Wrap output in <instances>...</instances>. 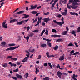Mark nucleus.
Returning <instances> with one entry per match:
<instances>
[{"label": "nucleus", "mask_w": 80, "mask_h": 80, "mask_svg": "<svg viewBox=\"0 0 80 80\" xmlns=\"http://www.w3.org/2000/svg\"><path fill=\"white\" fill-rule=\"evenodd\" d=\"M63 20H64V18H63V17H62L61 19V22H57V20H53V23H57V24H58V25L62 26L63 24H64V21H63Z\"/></svg>", "instance_id": "nucleus-1"}, {"label": "nucleus", "mask_w": 80, "mask_h": 80, "mask_svg": "<svg viewBox=\"0 0 80 80\" xmlns=\"http://www.w3.org/2000/svg\"><path fill=\"white\" fill-rule=\"evenodd\" d=\"M20 47V45H18V46L16 47H11V48H9L7 49H6V51H8V50H14L15 49H16V48H18Z\"/></svg>", "instance_id": "nucleus-2"}, {"label": "nucleus", "mask_w": 80, "mask_h": 80, "mask_svg": "<svg viewBox=\"0 0 80 80\" xmlns=\"http://www.w3.org/2000/svg\"><path fill=\"white\" fill-rule=\"evenodd\" d=\"M7 23V21H4L2 23V27L4 28H7V24H6Z\"/></svg>", "instance_id": "nucleus-3"}, {"label": "nucleus", "mask_w": 80, "mask_h": 80, "mask_svg": "<svg viewBox=\"0 0 80 80\" xmlns=\"http://www.w3.org/2000/svg\"><path fill=\"white\" fill-rule=\"evenodd\" d=\"M72 6H70V7L72 9H76V8H77V7H78L77 6H75L76 5L74 2L72 3Z\"/></svg>", "instance_id": "nucleus-4"}, {"label": "nucleus", "mask_w": 80, "mask_h": 80, "mask_svg": "<svg viewBox=\"0 0 80 80\" xmlns=\"http://www.w3.org/2000/svg\"><path fill=\"white\" fill-rule=\"evenodd\" d=\"M46 56L48 58H51V57H54V56L53 55H52L51 56L49 55V52H46Z\"/></svg>", "instance_id": "nucleus-5"}, {"label": "nucleus", "mask_w": 80, "mask_h": 80, "mask_svg": "<svg viewBox=\"0 0 80 80\" xmlns=\"http://www.w3.org/2000/svg\"><path fill=\"white\" fill-rule=\"evenodd\" d=\"M37 5L36 4L34 6L32 5L31 6V7L29 8L30 10H33V9H35L36 8H37Z\"/></svg>", "instance_id": "nucleus-6"}, {"label": "nucleus", "mask_w": 80, "mask_h": 80, "mask_svg": "<svg viewBox=\"0 0 80 80\" xmlns=\"http://www.w3.org/2000/svg\"><path fill=\"white\" fill-rule=\"evenodd\" d=\"M43 20H44V22H45L46 23H48V21H50V19L49 18H45L43 19Z\"/></svg>", "instance_id": "nucleus-7"}, {"label": "nucleus", "mask_w": 80, "mask_h": 80, "mask_svg": "<svg viewBox=\"0 0 80 80\" xmlns=\"http://www.w3.org/2000/svg\"><path fill=\"white\" fill-rule=\"evenodd\" d=\"M57 75L59 77V78H61L62 77V73L60 72V71H58L57 72Z\"/></svg>", "instance_id": "nucleus-8"}, {"label": "nucleus", "mask_w": 80, "mask_h": 80, "mask_svg": "<svg viewBox=\"0 0 80 80\" xmlns=\"http://www.w3.org/2000/svg\"><path fill=\"white\" fill-rule=\"evenodd\" d=\"M22 23H23V24H26V23L23 22V20H22L21 21H20L17 22V24L21 25V24H22Z\"/></svg>", "instance_id": "nucleus-9"}, {"label": "nucleus", "mask_w": 80, "mask_h": 80, "mask_svg": "<svg viewBox=\"0 0 80 80\" xmlns=\"http://www.w3.org/2000/svg\"><path fill=\"white\" fill-rule=\"evenodd\" d=\"M28 58L25 57L24 58V59H23V60H22V61L23 62H27V61H28Z\"/></svg>", "instance_id": "nucleus-10"}, {"label": "nucleus", "mask_w": 80, "mask_h": 80, "mask_svg": "<svg viewBox=\"0 0 80 80\" xmlns=\"http://www.w3.org/2000/svg\"><path fill=\"white\" fill-rule=\"evenodd\" d=\"M23 15H24V17H22V18H28L29 17V15H27L25 14H23Z\"/></svg>", "instance_id": "nucleus-11"}, {"label": "nucleus", "mask_w": 80, "mask_h": 80, "mask_svg": "<svg viewBox=\"0 0 80 80\" xmlns=\"http://www.w3.org/2000/svg\"><path fill=\"white\" fill-rule=\"evenodd\" d=\"M25 13V11H20L17 13L18 15H20V14H22Z\"/></svg>", "instance_id": "nucleus-12"}, {"label": "nucleus", "mask_w": 80, "mask_h": 80, "mask_svg": "<svg viewBox=\"0 0 80 80\" xmlns=\"http://www.w3.org/2000/svg\"><path fill=\"white\" fill-rule=\"evenodd\" d=\"M18 39L17 40V42H19V41H21V38H22V36H18L17 37Z\"/></svg>", "instance_id": "nucleus-13"}, {"label": "nucleus", "mask_w": 80, "mask_h": 80, "mask_svg": "<svg viewBox=\"0 0 80 80\" xmlns=\"http://www.w3.org/2000/svg\"><path fill=\"white\" fill-rule=\"evenodd\" d=\"M5 45H6V42H1L0 46H2V47H5Z\"/></svg>", "instance_id": "nucleus-14"}, {"label": "nucleus", "mask_w": 80, "mask_h": 80, "mask_svg": "<svg viewBox=\"0 0 80 80\" xmlns=\"http://www.w3.org/2000/svg\"><path fill=\"white\" fill-rule=\"evenodd\" d=\"M17 19H12L10 21V23H12L13 22H17Z\"/></svg>", "instance_id": "nucleus-15"}, {"label": "nucleus", "mask_w": 80, "mask_h": 80, "mask_svg": "<svg viewBox=\"0 0 80 80\" xmlns=\"http://www.w3.org/2000/svg\"><path fill=\"white\" fill-rule=\"evenodd\" d=\"M25 52L28 53V54H26V56H27L26 57L28 58L29 57H30V52H29L28 51H25Z\"/></svg>", "instance_id": "nucleus-16"}, {"label": "nucleus", "mask_w": 80, "mask_h": 80, "mask_svg": "<svg viewBox=\"0 0 80 80\" xmlns=\"http://www.w3.org/2000/svg\"><path fill=\"white\" fill-rule=\"evenodd\" d=\"M1 65L2 66V67H4L5 68L7 67V63H4V64L2 63L1 64Z\"/></svg>", "instance_id": "nucleus-17"}, {"label": "nucleus", "mask_w": 80, "mask_h": 80, "mask_svg": "<svg viewBox=\"0 0 80 80\" xmlns=\"http://www.w3.org/2000/svg\"><path fill=\"white\" fill-rule=\"evenodd\" d=\"M65 59V58H64V56H61L60 57V58L59 59V60L62 61L63 60Z\"/></svg>", "instance_id": "nucleus-18"}, {"label": "nucleus", "mask_w": 80, "mask_h": 80, "mask_svg": "<svg viewBox=\"0 0 80 80\" xmlns=\"http://www.w3.org/2000/svg\"><path fill=\"white\" fill-rule=\"evenodd\" d=\"M16 77H18V78H20V79H21V78H22V76L18 74H16Z\"/></svg>", "instance_id": "nucleus-19"}, {"label": "nucleus", "mask_w": 80, "mask_h": 80, "mask_svg": "<svg viewBox=\"0 0 80 80\" xmlns=\"http://www.w3.org/2000/svg\"><path fill=\"white\" fill-rule=\"evenodd\" d=\"M61 13L62 15H68V13L66 12H61Z\"/></svg>", "instance_id": "nucleus-20"}, {"label": "nucleus", "mask_w": 80, "mask_h": 80, "mask_svg": "<svg viewBox=\"0 0 80 80\" xmlns=\"http://www.w3.org/2000/svg\"><path fill=\"white\" fill-rule=\"evenodd\" d=\"M71 33L74 35V36H75V37H76L77 36V35H76V32H75V31H74V30H72V32H71Z\"/></svg>", "instance_id": "nucleus-21"}, {"label": "nucleus", "mask_w": 80, "mask_h": 80, "mask_svg": "<svg viewBox=\"0 0 80 80\" xmlns=\"http://www.w3.org/2000/svg\"><path fill=\"white\" fill-rule=\"evenodd\" d=\"M67 34V31H65L62 32V35H66Z\"/></svg>", "instance_id": "nucleus-22"}, {"label": "nucleus", "mask_w": 80, "mask_h": 80, "mask_svg": "<svg viewBox=\"0 0 80 80\" xmlns=\"http://www.w3.org/2000/svg\"><path fill=\"white\" fill-rule=\"evenodd\" d=\"M58 48V46L57 45H56L55 47L53 48V49L54 50H57Z\"/></svg>", "instance_id": "nucleus-23"}, {"label": "nucleus", "mask_w": 80, "mask_h": 80, "mask_svg": "<svg viewBox=\"0 0 80 80\" xmlns=\"http://www.w3.org/2000/svg\"><path fill=\"white\" fill-rule=\"evenodd\" d=\"M75 74H73V76L72 77V78L74 80H77V79L75 78Z\"/></svg>", "instance_id": "nucleus-24"}, {"label": "nucleus", "mask_w": 80, "mask_h": 80, "mask_svg": "<svg viewBox=\"0 0 80 80\" xmlns=\"http://www.w3.org/2000/svg\"><path fill=\"white\" fill-rule=\"evenodd\" d=\"M57 42H63V40L62 39H58L56 40Z\"/></svg>", "instance_id": "nucleus-25"}, {"label": "nucleus", "mask_w": 80, "mask_h": 80, "mask_svg": "<svg viewBox=\"0 0 80 80\" xmlns=\"http://www.w3.org/2000/svg\"><path fill=\"white\" fill-rule=\"evenodd\" d=\"M62 0H61V2L62 3H64L65 4L67 3V0H64V1H62Z\"/></svg>", "instance_id": "nucleus-26"}, {"label": "nucleus", "mask_w": 80, "mask_h": 80, "mask_svg": "<svg viewBox=\"0 0 80 80\" xmlns=\"http://www.w3.org/2000/svg\"><path fill=\"white\" fill-rule=\"evenodd\" d=\"M43 80H50V78L48 77H46L43 78Z\"/></svg>", "instance_id": "nucleus-27"}, {"label": "nucleus", "mask_w": 80, "mask_h": 80, "mask_svg": "<svg viewBox=\"0 0 80 80\" xmlns=\"http://www.w3.org/2000/svg\"><path fill=\"white\" fill-rule=\"evenodd\" d=\"M34 35V33L33 32L30 33V34H29V37H32Z\"/></svg>", "instance_id": "nucleus-28"}, {"label": "nucleus", "mask_w": 80, "mask_h": 80, "mask_svg": "<svg viewBox=\"0 0 80 80\" xmlns=\"http://www.w3.org/2000/svg\"><path fill=\"white\" fill-rule=\"evenodd\" d=\"M54 37H57L58 38V37L59 38H60V35H54Z\"/></svg>", "instance_id": "nucleus-29"}, {"label": "nucleus", "mask_w": 80, "mask_h": 80, "mask_svg": "<svg viewBox=\"0 0 80 80\" xmlns=\"http://www.w3.org/2000/svg\"><path fill=\"white\" fill-rule=\"evenodd\" d=\"M12 78H13V79H14V80H18V78L16 77H13V76H12Z\"/></svg>", "instance_id": "nucleus-30"}, {"label": "nucleus", "mask_w": 80, "mask_h": 80, "mask_svg": "<svg viewBox=\"0 0 80 80\" xmlns=\"http://www.w3.org/2000/svg\"><path fill=\"white\" fill-rule=\"evenodd\" d=\"M48 45L50 47H52V46L51 45H52V43H50V42H48Z\"/></svg>", "instance_id": "nucleus-31"}, {"label": "nucleus", "mask_w": 80, "mask_h": 80, "mask_svg": "<svg viewBox=\"0 0 80 80\" xmlns=\"http://www.w3.org/2000/svg\"><path fill=\"white\" fill-rule=\"evenodd\" d=\"M12 57H13L12 56H9L7 57L6 59H8V58H12Z\"/></svg>", "instance_id": "nucleus-32"}, {"label": "nucleus", "mask_w": 80, "mask_h": 80, "mask_svg": "<svg viewBox=\"0 0 80 80\" xmlns=\"http://www.w3.org/2000/svg\"><path fill=\"white\" fill-rule=\"evenodd\" d=\"M46 46H47V45H46V44H42L41 45V47H43V48L45 47Z\"/></svg>", "instance_id": "nucleus-33"}, {"label": "nucleus", "mask_w": 80, "mask_h": 80, "mask_svg": "<svg viewBox=\"0 0 80 80\" xmlns=\"http://www.w3.org/2000/svg\"><path fill=\"white\" fill-rule=\"evenodd\" d=\"M9 46V47H12L13 46H15V44H9L8 45Z\"/></svg>", "instance_id": "nucleus-34"}, {"label": "nucleus", "mask_w": 80, "mask_h": 80, "mask_svg": "<svg viewBox=\"0 0 80 80\" xmlns=\"http://www.w3.org/2000/svg\"><path fill=\"white\" fill-rule=\"evenodd\" d=\"M38 21L37 22V24L38 25H39V22H40V18H38Z\"/></svg>", "instance_id": "nucleus-35"}, {"label": "nucleus", "mask_w": 80, "mask_h": 80, "mask_svg": "<svg viewBox=\"0 0 80 80\" xmlns=\"http://www.w3.org/2000/svg\"><path fill=\"white\" fill-rule=\"evenodd\" d=\"M11 60H14V61H16L17 60V58H11Z\"/></svg>", "instance_id": "nucleus-36"}, {"label": "nucleus", "mask_w": 80, "mask_h": 80, "mask_svg": "<svg viewBox=\"0 0 80 80\" xmlns=\"http://www.w3.org/2000/svg\"><path fill=\"white\" fill-rule=\"evenodd\" d=\"M38 31L39 30L38 29H36L32 31V32H34V33H38Z\"/></svg>", "instance_id": "nucleus-37"}, {"label": "nucleus", "mask_w": 80, "mask_h": 80, "mask_svg": "<svg viewBox=\"0 0 80 80\" xmlns=\"http://www.w3.org/2000/svg\"><path fill=\"white\" fill-rule=\"evenodd\" d=\"M25 78H27V77H28V72H27L25 74Z\"/></svg>", "instance_id": "nucleus-38"}, {"label": "nucleus", "mask_w": 80, "mask_h": 80, "mask_svg": "<svg viewBox=\"0 0 80 80\" xmlns=\"http://www.w3.org/2000/svg\"><path fill=\"white\" fill-rule=\"evenodd\" d=\"M39 72V70H38V68H36V71H35L36 74H37V72Z\"/></svg>", "instance_id": "nucleus-39"}, {"label": "nucleus", "mask_w": 80, "mask_h": 80, "mask_svg": "<svg viewBox=\"0 0 80 80\" xmlns=\"http://www.w3.org/2000/svg\"><path fill=\"white\" fill-rule=\"evenodd\" d=\"M77 32L78 33H80V27L78 28L77 29Z\"/></svg>", "instance_id": "nucleus-40"}, {"label": "nucleus", "mask_w": 80, "mask_h": 80, "mask_svg": "<svg viewBox=\"0 0 80 80\" xmlns=\"http://www.w3.org/2000/svg\"><path fill=\"white\" fill-rule=\"evenodd\" d=\"M37 11H32L31 12V13H32V14H37Z\"/></svg>", "instance_id": "nucleus-41"}, {"label": "nucleus", "mask_w": 80, "mask_h": 80, "mask_svg": "<svg viewBox=\"0 0 80 80\" xmlns=\"http://www.w3.org/2000/svg\"><path fill=\"white\" fill-rule=\"evenodd\" d=\"M77 54H79V52H76L73 54H72L73 55H77Z\"/></svg>", "instance_id": "nucleus-42"}, {"label": "nucleus", "mask_w": 80, "mask_h": 80, "mask_svg": "<svg viewBox=\"0 0 80 80\" xmlns=\"http://www.w3.org/2000/svg\"><path fill=\"white\" fill-rule=\"evenodd\" d=\"M48 65H49V66L51 68H52V66L51 63H50V62H48Z\"/></svg>", "instance_id": "nucleus-43"}, {"label": "nucleus", "mask_w": 80, "mask_h": 80, "mask_svg": "<svg viewBox=\"0 0 80 80\" xmlns=\"http://www.w3.org/2000/svg\"><path fill=\"white\" fill-rule=\"evenodd\" d=\"M69 2H70V3H74V1L73 0H69Z\"/></svg>", "instance_id": "nucleus-44"}, {"label": "nucleus", "mask_w": 80, "mask_h": 80, "mask_svg": "<svg viewBox=\"0 0 80 80\" xmlns=\"http://www.w3.org/2000/svg\"><path fill=\"white\" fill-rule=\"evenodd\" d=\"M45 33L46 35H48V29H46V32H45Z\"/></svg>", "instance_id": "nucleus-45"}, {"label": "nucleus", "mask_w": 80, "mask_h": 80, "mask_svg": "<svg viewBox=\"0 0 80 80\" xmlns=\"http://www.w3.org/2000/svg\"><path fill=\"white\" fill-rule=\"evenodd\" d=\"M8 64H9V65H10L11 67H13V64L11 62H8Z\"/></svg>", "instance_id": "nucleus-46"}, {"label": "nucleus", "mask_w": 80, "mask_h": 80, "mask_svg": "<svg viewBox=\"0 0 80 80\" xmlns=\"http://www.w3.org/2000/svg\"><path fill=\"white\" fill-rule=\"evenodd\" d=\"M33 22L34 23H35V22H37V18H36L35 20V19H32Z\"/></svg>", "instance_id": "nucleus-47"}, {"label": "nucleus", "mask_w": 80, "mask_h": 80, "mask_svg": "<svg viewBox=\"0 0 80 80\" xmlns=\"http://www.w3.org/2000/svg\"><path fill=\"white\" fill-rule=\"evenodd\" d=\"M52 32H54V33H57V31L55 29H52Z\"/></svg>", "instance_id": "nucleus-48"}, {"label": "nucleus", "mask_w": 80, "mask_h": 80, "mask_svg": "<svg viewBox=\"0 0 80 80\" xmlns=\"http://www.w3.org/2000/svg\"><path fill=\"white\" fill-rule=\"evenodd\" d=\"M67 7L69 9H71V6H70L68 5V4H67Z\"/></svg>", "instance_id": "nucleus-49"}, {"label": "nucleus", "mask_w": 80, "mask_h": 80, "mask_svg": "<svg viewBox=\"0 0 80 80\" xmlns=\"http://www.w3.org/2000/svg\"><path fill=\"white\" fill-rule=\"evenodd\" d=\"M18 71V68H17L16 69L13 70V72H17Z\"/></svg>", "instance_id": "nucleus-50"}, {"label": "nucleus", "mask_w": 80, "mask_h": 80, "mask_svg": "<svg viewBox=\"0 0 80 80\" xmlns=\"http://www.w3.org/2000/svg\"><path fill=\"white\" fill-rule=\"evenodd\" d=\"M68 46H73V44H72V42H70L68 44Z\"/></svg>", "instance_id": "nucleus-51"}, {"label": "nucleus", "mask_w": 80, "mask_h": 80, "mask_svg": "<svg viewBox=\"0 0 80 80\" xmlns=\"http://www.w3.org/2000/svg\"><path fill=\"white\" fill-rule=\"evenodd\" d=\"M58 0H55V1L54 2V3H53V4L54 5H55L56 4V3L58 2Z\"/></svg>", "instance_id": "nucleus-52"}, {"label": "nucleus", "mask_w": 80, "mask_h": 80, "mask_svg": "<svg viewBox=\"0 0 80 80\" xmlns=\"http://www.w3.org/2000/svg\"><path fill=\"white\" fill-rule=\"evenodd\" d=\"M57 17L58 18H61V17H62V15L61 14H58V16H57Z\"/></svg>", "instance_id": "nucleus-53"}, {"label": "nucleus", "mask_w": 80, "mask_h": 80, "mask_svg": "<svg viewBox=\"0 0 80 80\" xmlns=\"http://www.w3.org/2000/svg\"><path fill=\"white\" fill-rule=\"evenodd\" d=\"M48 65V63H47V62H45V63H44V64L43 65L44 67H47Z\"/></svg>", "instance_id": "nucleus-54"}, {"label": "nucleus", "mask_w": 80, "mask_h": 80, "mask_svg": "<svg viewBox=\"0 0 80 80\" xmlns=\"http://www.w3.org/2000/svg\"><path fill=\"white\" fill-rule=\"evenodd\" d=\"M41 57H42L41 56V55H39L38 56V60H40V59H41Z\"/></svg>", "instance_id": "nucleus-55"}, {"label": "nucleus", "mask_w": 80, "mask_h": 80, "mask_svg": "<svg viewBox=\"0 0 80 80\" xmlns=\"http://www.w3.org/2000/svg\"><path fill=\"white\" fill-rule=\"evenodd\" d=\"M74 44H75V45H76V47H77V48H78V44H77V43L75 42L74 43Z\"/></svg>", "instance_id": "nucleus-56"}, {"label": "nucleus", "mask_w": 80, "mask_h": 80, "mask_svg": "<svg viewBox=\"0 0 80 80\" xmlns=\"http://www.w3.org/2000/svg\"><path fill=\"white\" fill-rule=\"evenodd\" d=\"M26 40L28 42V40H29V37L28 36L27 37Z\"/></svg>", "instance_id": "nucleus-57"}, {"label": "nucleus", "mask_w": 80, "mask_h": 80, "mask_svg": "<svg viewBox=\"0 0 80 80\" xmlns=\"http://www.w3.org/2000/svg\"><path fill=\"white\" fill-rule=\"evenodd\" d=\"M28 20H29V19L25 20H23V23H25V22H28Z\"/></svg>", "instance_id": "nucleus-58"}, {"label": "nucleus", "mask_w": 80, "mask_h": 80, "mask_svg": "<svg viewBox=\"0 0 80 80\" xmlns=\"http://www.w3.org/2000/svg\"><path fill=\"white\" fill-rule=\"evenodd\" d=\"M69 13L70 14H71V15H75V14H74L75 12L73 13V12H69Z\"/></svg>", "instance_id": "nucleus-59"}, {"label": "nucleus", "mask_w": 80, "mask_h": 80, "mask_svg": "<svg viewBox=\"0 0 80 80\" xmlns=\"http://www.w3.org/2000/svg\"><path fill=\"white\" fill-rule=\"evenodd\" d=\"M29 51L30 52H34V51H35V49H33L31 51H30V50H29Z\"/></svg>", "instance_id": "nucleus-60"}, {"label": "nucleus", "mask_w": 80, "mask_h": 80, "mask_svg": "<svg viewBox=\"0 0 80 80\" xmlns=\"http://www.w3.org/2000/svg\"><path fill=\"white\" fill-rule=\"evenodd\" d=\"M44 14L45 15H49V12H48L46 13H44Z\"/></svg>", "instance_id": "nucleus-61"}, {"label": "nucleus", "mask_w": 80, "mask_h": 80, "mask_svg": "<svg viewBox=\"0 0 80 80\" xmlns=\"http://www.w3.org/2000/svg\"><path fill=\"white\" fill-rule=\"evenodd\" d=\"M74 1L75 2H80V1H79V0H74Z\"/></svg>", "instance_id": "nucleus-62"}, {"label": "nucleus", "mask_w": 80, "mask_h": 80, "mask_svg": "<svg viewBox=\"0 0 80 80\" xmlns=\"http://www.w3.org/2000/svg\"><path fill=\"white\" fill-rule=\"evenodd\" d=\"M27 31H29V30H30V27H29V26L27 27Z\"/></svg>", "instance_id": "nucleus-63"}, {"label": "nucleus", "mask_w": 80, "mask_h": 80, "mask_svg": "<svg viewBox=\"0 0 80 80\" xmlns=\"http://www.w3.org/2000/svg\"><path fill=\"white\" fill-rule=\"evenodd\" d=\"M74 3L75 4V5H79L77 2H74Z\"/></svg>", "instance_id": "nucleus-64"}]
</instances>
